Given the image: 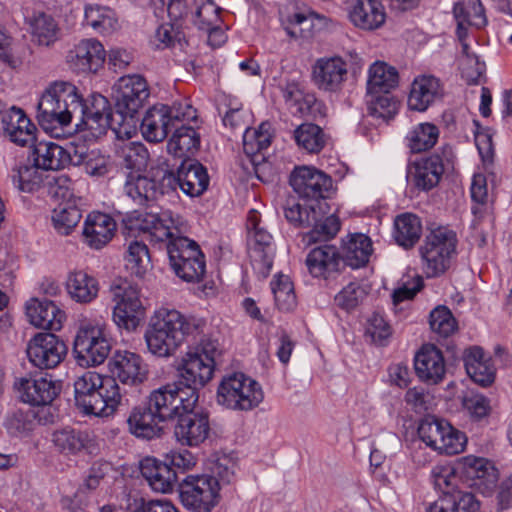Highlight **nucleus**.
Segmentation results:
<instances>
[{
    "label": "nucleus",
    "instance_id": "nucleus-1",
    "mask_svg": "<svg viewBox=\"0 0 512 512\" xmlns=\"http://www.w3.org/2000/svg\"><path fill=\"white\" fill-rule=\"evenodd\" d=\"M37 108V119L44 130L66 127L73 118H77V129L87 130L95 138L106 133L113 113L106 97L93 94L88 104L78 88L66 81L51 83L43 92Z\"/></svg>",
    "mask_w": 512,
    "mask_h": 512
},
{
    "label": "nucleus",
    "instance_id": "nucleus-2",
    "mask_svg": "<svg viewBox=\"0 0 512 512\" xmlns=\"http://www.w3.org/2000/svg\"><path fill=\"white\" fill-rule=\"evenodd\" d=\"M205 329L203 319L186 317L174 308L160 307L150 317L144 338L151 354L169 358L186 338L197 341L205 336Z\"/></svg>",
    "mask_w": 512,
    "mask_h": 512
},
{
    "label": "nucleus",
    "instance_id": "nucleus-3",
    "mask_svg": "<svg viewBox=\"0 0 512 512\" xmlns=\"http://www.w3.org/2000/svg\"><path fill=\"white\" fill-rule=\"evenodd\" d=\"M178 224V217H174L170 210H163L139 214L135 225L138 230L148 233L151 241L165 243L171 267H179L192 256H202L197 242L179 235Z\"/></svg>",
    "mask_w": 512,
    "mask_h": 512
},
{
    "label": "nucleus",
    "instance_id": "nucleus-4",
    "mask_svg": "<svg viewBox=\"0 0 512 512\" xmlns=\"http://www.w3.org/2000/svg\"><path fill=\"white\" fill-rule=\"evenodd\" d=\"M74 398L84 414L107 417L121 404L123 394L114 378L86 371L74 381Z\"/></svg>",
    "mask_w": 512,
    "mask_h": 512
},
{
    "label": "nucleus",
    "instance_id": "nucleus-5",
    "mask_svg": "<svg viewBox=\"0 0 512 512\" xmlns=\"http://www.w3.org/2000/svg\"><path fill=\"white\" fill-rule=\"evenodd\" d=\"M197 345L189 348L177 364L178 383L185 390H192L199 396L198 390L204 387L213 377L215 355L218 344L216 341L201 336L195 341Z\"/></svg>",
    "mask_w": 512,
    "mask_h": 512
},
{
    "label": "nucleus",
    "instance_id": "nucleus-6",
    "mask_svg": "<svg viewBox=\"0 0 512 512\" xmlns=\"http://www.w3.org/2000/svg\"><path fill=\"white\" fill-rule=\"evenodd\" d=\"M111 339L102 319L83 320L77 330L73 353L80 366L102 364L111 351Z\"/></svg>",
    "mask_w": 512,
    "mask_h": 512
},
{
    "label": "nucleus",
    "instance_id": "nucleus-7",
    "mask_svg": "<svg viewBox=\"0 0 512 512\" xmlns=\"http://www.w3.org/2000/svg\"><path fill=\"white\" fill-rule=\"evenodd\" d=\"M264 399L261 385L242 372L224 376L217 388L219 405L234 411H250Z\"/></svg>",
    "mask_w": 512,
    "mask_h": 512
},
{
    "label": "nucleus",
    "instance_id": "nucleus-8",
    "mask_svg": "<svg viewBox=\"0 0 512 512\" xmlns=\"http://www.w3.org/2000/svg\"><path fill=\"white\" fill-rule=\"evenodd\" d=\"M456 233L444 226L432 229L419 248L423 272L428 278L443 274L456 252Z\"/></svg>",
    "mask_w": 512,
    "mask_h": 512
},
{
    "label": "nucleus",
    "instance_id": "nucleus-9",
    "mask_svg": "<svg viewBox=\"0 0 512 512\" xmlns=\"http://www.w3.org/2000/svg\"><path fill=\"white\" fill-rule=\"evenodd\" d=\"M220 490L212 475H187L179 485V497L189 511L211 512L220 502Z\"/></svg>",
    "mask_w": 512,
    "mask_h": 512
},
{
    "label": "nucleus",
    "instance_id": "nucleus-10",
    "mask_svg": "<svg viewBox=\"0 0 512 512\" xmlns=\"http://www.w3.org/2000/svg\"><path fill=\"white\" fill-rule=\"evenodd\" d=\"M197 402L198 395L192 390H185L178 382H173L153 390L147 404L166 422L182 412L194 409Z\"/></svg>",
    "mask_w": 512,
    "mask_h": 512
},
{
    "label": "nucleus",
    "instance_id": "nucleus-11",
    "mask_svg": "<svg viewBox=\"0 0 512 512\" xmlns=\"http://www.w3.org/2000/svg\"><path fill=\"white\" fill-rule=\"evenodd\" d=\"M174 180L171 177L165 178L164 166L151 168L147 175L138 172H130L124 183V193L139 206L148 205L157 200L160 196L168 194Z\"/></svg>",
    "mask_w": 512,
    "mask_h": 512
},
{
    "label": "nucleus",
    "instance_id": "nucleus-12",
    "mask_svg": "<svg viewBox=\"0 0 512 512\" xmlns=\"http://www.w3.org/2000/svg\"><path fill=\"white\" fill-rule=\"evenodd\" d=\"M248 247L253 268L267 276L273 265V237L262 225L260 214L249 211L247 217Z\"/></svg>",
    "mask_w": 512,
    "mask_h": 512
},
{
    "label": "nucleus",
    "instance_id": "nucleus-13",
    "mask_svg": "<svg viewBox=\"0 0 512 512\" xmlns=\"http://www.w3.org/2000/svg\"><path fill=\"white\" fill-rule=\"evenodd\" d=\"M115 302L112 319L120 329L134 331L145 315V307L141 301L140 290L129 283L113 288Z\"/></svg>",
    "mask_w": 512,
    "mask_h": 512
},
{
    "label": "nucleus",
    "instance_id": "nucleus-14",
    "mask_svg": "<svg viewBox=\"0 0 512 512\" xmlns=\"http://www.w3.org/2000/svg\"><path fill=\"white\" fill-rule=\"evenodd\" d=\"M26 353L34 367L53 369L65 359L67 346L55 334L40 332L29 340Z\"/></svg>",
    "mask_w": 512,
    "mask_h": 512
},
{
    "label": "nucleus",
    "instance_id": "nucleus-15",
    "mask_svg": "<svg viewBox=\"0 0 512 512\" xmlns=\"http://www.w3.org/2000/svg\"><path fill=\"white\" fill-rule=\"evenodd\" d=\"M165 178L171 177L174 181L171 187L167 189L168 194L175 192L177 188L190 196L197 197L202 195L209 186V176L207 169L197 160L187 159L182 161L175 174L169 170L167 166L164 167Z\"/></svg>",
    "mask_w": 512,
    "mask_h": 512
},
{
    "label": "nucleus",
    "instance_id": "nucleus-16",
    "mask_svg": "<svg viewBox=\"0 0 512 512\" xmlns=\"http://www.w3.org/2000/svg\"><path fill=\"white\" fill-rule=\"evenodd\" d=\"M289 182L299 197L312 200L329 197L333 188L331 176L312 166L295 167Z\"/></svg>",
    "mask_w": 512,
    "mask_h": 512
},
{
    "label": "nucleus",
    "instance_id": "nucleus-17",
    "mask_svg": "<svg viewBox=\"0 0 512 512\" xmlns=\"http://www.w3.org/2000/svg\"><path fill=\"white\" fill-rule=\"evenodd\" d=\"M308 272L314 278H320L327 283L335 280L343 267L340 251L334 245L324 244L313 248L305 260Z\"/></svg>",
    "mask_w": 512,
    "mask_h": 512
},
{
    "label": "nucleus",
    "instance_id": "nucleus-18",
    "mask_svg": "<svg viewBox=\"0 0 512 512\" xmlns=\"http://www.w3.org/2000/svg\"><path fill=\"white\" fill-rule=\"evenodd\" d=\"M182 412L174 426V436L184 446L196 447L202 444L211 431L209 416L205 412Z\"/></svg>",
    "mask_w": 512,
    "mask_h": 512
},
{
    "label": "nucleus",
    "instance_id": "nucleus-19",
    "mask_svg": "<svg viewBox=\"0 0 512 512\" xmlns=\"http://www.w3.org/2000/svg\"><path fill=\"white\" fill-rule=\"evenodd\" d=\"M149 94L148 84L143 76H122L115 84V107L126 113H137Z\"/></svg>",
    "mask_w": 512,
    "mask_h": 512
},
{
    "label": "nucleus",
    "instance_id": "nucleus-20",
    "mask_svg": "<svg viewBox=\"0 0 512 512\" xmlns=\"http://www.w3.org/2000/svg\"><path fill=\"white\" fill-rule=\"evenodd\" d=\"M348 65L340 56L318 58L312 66V81L318 89L336 92L347 79Z\"/></svg>",
    "mask_w": 512,
    "mask_h": 512
},
{
    "label": "nucleus",
    "instance_id": "nucleus-21",
    "mask_svg": "<svg viewBox=\"0 0 512 512\" xmlns=\"http://www.w3.org/2000/svg\"><path fill=\"white\" fill-rule=\"evenodd\" d=\"M282 96L288 109L294 115L310 116L315 120L326 116V106L313 93L305 91L298 82H287L282 88Z\"/></svg>",
    "mask_w": 512,
    "mask_h": 512
},
{
    "label": "nucleus",
    "instance_id": "nucleus-22",
    "mask_svg": "<svg viewBox=\"0 0 512 512\" xmlns=\"http://www.w3.org/2000/svg\"><path fill=\"white\" fill-rule=\"evenodd\" d=\"M15 388L20 393L23 402L31 407L46 409L49 412L48 405L59 394V386L51 379L45 377L39 378H20L14 383Z\"/></svg>",
    "mask_w": 512,
    "mask_h": 512
},
{
    "label": "nucleus",
    "instance_id": "nucleus-23",
    "mask_svg": "<svg viewBox=\"0 0 512 512\" xmlns=\"http://www.w3.org/2000/svg\"><path fill=\"white\" fill-rule=\"evenodd\" d=\"M106 51L97 39H83L67 54L70 66L78 72H97L104 64Z\"/></svg>",
    "mask_w": 512,
    "mask_h": 512
},
{
    "label": "nucleus",
    "instance_id": "nucleus-24",
    "mask_svg": "<svg viewBox=\"0 0 512 512\" xmlns=\"http://www.w3.org/2000/svg\"><path fill=\"white\" fill-rule=\"evenodd\" d=\"M32 151L29 159L33 164L42 170H59L71 164L72 144L67 148L51 141H40L32 143Z\"/></svg>",
    "mask_w": 512,
    "mask_h": 512
},
{
    "label": "nucleus",
    "instance_id": "nucleus-25",
    "mask_svg": "<svg viewBox=\"0 0 512 512\" xmlns=\"http://www.w3.org/2000/svg\"><path fill=\"white\" fill-rule=\"evenodd\" d=\"M26 315L33 326L50 331H59L66 318L64 311L45 298L30 299L26 303Z\"/></svg>",
    "mask_w": 512,
    "mask_h": 512
},
{
    "label": "nucleus",
    "instance_id": "nucleus-26",
    "mask_svg": "<svg viewBox=\"0 0 512 512\" xmlns=\"http://www.w3.org/2000/svg\"><path fill=\"white\" fill-rule=\"evenodd\" d=\"M110 372L123 384L142 383L147 376V368L140 355L124 351L117 352L109 362Z\"/></svg>",
    "mask_w": 512,
    "mask_h": 512
},
{
    "label": "nucleus",
    "instance_id": "nucleus-27",
    "mask_svg": "<svg viewBox=\"0 0 512 512\" xmlns=\"http://www.w3.org/2000/svg\"><path fill=\"white\" fill-rule=\"evenodd\" d=\"M2 125L9 140L19 146H26L35 141L36 126L24 111L11 106L2 116Z\"/></svg>",
    "mask_w": 512,
    "mask_h": 512
},
{
    "label": "nucleus",
    "instance_id": "nucleus-28",
    "mask_svg": "<svg viewBox=\"0 0 512 512\" xmlns=\"http://www.w3.org/2000/svg\"><path fill=\"white\" fill-rule=\"evenodd\" d=\"M443 96L440 80L432 75H420L411 84L408 96V107L411 110L424 112Z\"/></svg>",
    "mask_w": 512,
    "mask_h": 512
},
{
    "label": "nucleus",
    "instance_id": "nucleus-29",
    "mask_svg": "<svg viewBox=\"0 0 512 512\" xmlns=\"http://www.w3.org/2000/svg\"><path fill=\"white\" fill-rule=\"evenodd\" d=\"M415 371L418 377L428 383L441 382L446 373L442 352L434 345H424L415 356Z\"/></svg>",
    "mask_w": 512,
    "mask_h": 512
},
{
    "label": "nucleus",
    "instance_id": "nucleus-30",
    "mask_svg": "<svg viewBox=\"0 0 512 512\" xmlns=\"http://www.w3.org/2000/svg\"><path fill=\"white\" fill-rule=\"evenodd\" d=\"M348 14L354 26L368 31L380 28L386 19L379 0H351Z\"/></svg>",
    "mask_w": 512,
    "mask_h": 512
},
{
    "label": "nucleus",
    "instance_id": "nucleus-31",
    "mask_svg": "<svg viewBox=\"0 0 512 512\" xmlns=\"http://www.w3.org/2000/svg\"><path fill=\"white\" fill-rule=\"evenodd\" d=\"M52 443L57 451L66 456H75L82 452L92 454L96 449L95 441L88 432L71 427L54 431Z\"/></svg>",
    "mask_w": 512,
    "mask_h": 512
},
{
    "label": "nucleus",
    "instance_id": "nucleus-32",
    "mask_svg": "<svg viewBox=\"0 0 512 512\" xmlns=\"http://www.w3.org/2000/svg\"><path fill=\"white\" fill-rule=\"evenodd\" d=\"M165 421L146 403L134 407L127 419L128 430L138 438L153 439L162 433Z\"/></svg>",
    "mask_w": 512,
    "mask_h": 512
},
{
    "label": "nucleus",
    "instance_id": "nucleus-33",
    "mask_svg": "<svg viewBox=\"0 0 512 512\" xmlns=\"http://www.w3.org/2000/svg\"><path fill=\"white\" fill-rule=\"evenodd\" d=\"M115 230L116 223L111 216L92 212L85 219L83 237L88 246L101 249L112 239Z\"/></svg>",
    "mask_w": 512,
    "mask_h": 512
},
{
    "label": "nucleus",
    "instance_id": "nucleus-34",
    "mask_svg": "<svg viewBox=\"0 0 512 512\" xmlns=\"http://www.w3.org/2000/svg\"><path fill=\"white\" fill-rule=\"evenodd\" d=\"M140 471L149 486L156 492H171L177 481L176 472L167 463L156 458H144L140 463Z\"/></svg>",
    "mask_w": 512,
    "mask_h": 512
},
{
    "label": "nucleus",
    "instance_id": "nucleus-35",
    "mask_svg": "<svg viewBox=\"0 0 512 512\" xmlns=\"http://www.w3.org/2000/svg\"><path fill=\"white\" fill-rule=\"evenodd\" d=\"M443 172L444 166L441 157L433 154L415 162L408 174L417 189L428 191L439 183Z\"/></svg>",
    "mask_w": 512,
    "mask_h": 512
},
{
    "label": "nucleus",
    "instance_id": "nucleus-36",
    "mask_svg": "<svg viewBox=\"0 0 512 512\" xmlns=\"http://www.w3.org/2000/svg\"><path fill=\"white\" fill-rule=\"evenodd\" d=\"M71 165L83 166L85 173L92 177H103L111 168L108 156L98 149L90 150L84 143L72 144Z\"/></svg>",
    "mask_w": 512,
    "mask_h": 512
},
{
    "label": "nucleus",
    "instance_id": "nucleus-37",
    "mask_svg": "<svg viewBox=\"0 0 512 512\" xmlns=\"http://www.w3.org/2000/svg\"><path fill=\"white\" fill-rule=\"evenodd\" d=\"M373 247L371 239L363 233H354L343 240L341 258L343 267L350 266L353 269L364 267L372 255Z\"/></svg>",
    "mask_w": 512,
    "mask_h": 512
},
{
    "label": "nucleus",
    "instance_id": "nucleus-38",
    "mask_svg": "<svg viewBox=\"0 0 512 512\" xmlns=\"http://www.w3.org/2000/svg\"><path fill=\"white\" fill-rule=\"evenodd\" d=\"M173 128L168 118L166 105L158 104L149 108L140 125L144 139L148 142L157 143L163 141L170 129Z\"/></svg>",
    "mask_w": 512,
    "mask_h": 512
},
{
    "label": "nucleus",
    "instance_id": "nucleus-39",
    "mask_svg": "<svg viewBox=\"0 0 512 512\" xmlns=\"http://www.w3.org/2000/svg\"><path fill=\"white\" fill-rule=\"evenodd\" d=\"M464 365L467 374L475 383L486 387L494 382L495 368L482 348L474 346L467 349L464 353Z\"/></svg>",
    "mask_w": 512,
    "mask_h": 512
},
{
    "label": "nucleus",
    "instance_id": "nucleus-40",
    "mask_svg": "<svg viewBox=\"0 0 512 512\" xmlns=\"http://www.w3.org/2000/svg\"><path fill=\"white\" fill-rule=\"evenodd\" d=\"M461 475L472 481L473 486H490L497 481V471L493 464L485 458L473 455L465 456L459 463Z\"/></svg>",
    "mask_w": 512,
    "mask_h": 512
},
{
    "label": "nucleus",
    "instance_id": "nucleus-41",
    "mask_svg": "<svg viewBox=\"0 0 512 512\" xmlns=\"http://www.w3.org/2000/svg\"><path fill=\"white\" fill-rule=\"evenodd\" d=\"M399 82L395 67L383 61L374 62L368 70L367 95L390 93Z\"/></svg>",
    "mask_w": 512,
    "mask_h": 512
},
{
    "label": "nucleus",
    "instance_id": "nucleus-42",
    "mask_svg": "<svg viewBox=\"0 0 512 512\" xmlns=\"http://www.w3.org/2000/svg\"><path fill=\"white\" fill-rule=\"evenodd\" d=\"M66 290L73 301L87 304L98 296L99 284L96 278L79 270L69 273L66 280Z\"/></svg>",
    "mask_w": 512,
    "mask_h": 512
},
{
    "label": "nucleus",
    "instance_id": "nucleus-43",
    "mask_svg": "<svg viewBox=\"0 0 512 512\" xmlns=\"http://www.w3.org/2000/svg\"><path fill=\"white\" fill-rule=\"evenodd\" d=\"M454 16L457 20L458 37H462V30L467 26L477 29L487 24V18L480 0H461L454 6Z\"/></svg>",
    "mask_w": 512,
    "mask_h": 512
},
{
    "label": "nucleus",
    "instance_id": "nucleus-44",
    "mask_svg": "<svg viewBox=\"0 0 512 512\" xmlns=\"http://www.w3.org/2000/svg\"><path fill=\"white\" fill-rule=\"evenodd\" d=\"M479 502L471 493H449L433 502L426 512H479Z\"/></svg>",
    "mask_w": 512,
    "mask_h": 512
},
{
    "label": "nucleus",
    "instance_id": "nucleus-45",
    "mask_svg": "<svg viewBox=\"0 0 512 512\" xmlns=\"http://www.w3.org/2000/svg\"><path fill=\"white\" fill-rule=\"evenodd\" d=\"M200 147V136L192 126L182 124L167 143V150L178 158L193 155Z\"/></svg>",
    "mask_w": 512,
    "mask_h": 512
},
{
    "label": "nucleus",
    "instance_id": "nucleus-46",
    "mask_svg": "<svg viewBox=\"0 0 512 512\" xmlns=\"http://www.w3.org/2000/svg\"><path fill=\"white\" fill-rule=\"evenodd\" d=\"M422 234L420 218L412 213H403L394 220L393 236L396 243L406 249L413 247Z\"/></svg>",
    "mask_w": 512,
    "mask_h": 512
},
{
    "label": "nucleus",
    "instance_id": "nucleus-47",
    "mask_svg": "<svg viewBox=\"0 0 512 512\" xmlns=\"http://www.w3.org/2000/svg\"><path fill=\"white\" fill-rule=\"evenodd\" d=\"M52 415L46 409L30 407L18 410L7 419V428L13 434H25L32 431L38 424H46Z\"/></svg>",
    "mask_w": 512,
    "mask_h": 512
},
{
    "label": "nucleus",
    "instance_id": "nucleus-48",
    "mask_svg": "<svg viewBox=\"0 0 512 512\" xmlns=\"http://www.w3.org/2000/svg\"><path fill=\"white\" fill-rule=\"evenodd\" d=\"M439 138L436 125L424 122L413 126L405 136V145L411 153H421L435 146Z\"/></svg>",
    "mask_w": 512,
    "mask_h": 512
},
{
    "label": "nucleus",
    "instance_id": "nucleus-49",
    "mask_svg": "<svg viewBox=\"0 0 512 512\" xmlns=\"http://www.w3.org/2000/svg\"><path fill=\"white\" fill-rule=\"evenodd\" d=\"M84 20L87 26L100 34H111L119 28L116 13L106 6L90 4L85 6Z\"/></svg>",
    "mask_w": 512,
    "mask_h": 512
},
{
    "label": "nucleus",
    "instance_id": "nucleus-50",
    "mask_svg": "<svg viewBox=\"0 0 512 512\" xmlns=\"http://www.w3.org/2000/svg\"><path fill=\"white\" fill-rule=\"evenodd\" d=\"M115 153L128 169L139 171L148 164L149 152L141 142L119 141L115 144Z\"/></svg>",
    "mask_w": 512,
    "mask_h": 512
},
{
    "label": "nucleus",
    "instance_id": "nucleus-51",
    "mask_svg": "<svg viewBox=\"0 0 512 512\" xmlns=\"http://www.w3.org/2000/svg\"><path fill=\"white\" fill-rule=\"evenodd\" d=\"M125 267L132 275L142 278L152 268L148 247L140 241H131L125 255Z\"/></svg>",
    "mask_w": 512,
    "mask_h": 512
},
{
    "label": "nucleus",
    "instance_id": "nucleus-52",
    "mask_svg": "<svg viewBox=\"0 0 512 512\" xmlns=\"http://www.w3.org/2000/svg\"><path fill=\"white\" fill-rule=\"evenodd\" d=\"M82 218L81 210L71 202L60 203L52 211V224L58 234L69 235Z\"/></svg>",
    "mask_w": 512,
    "mask_h": 512
},
{
    "label": "nucleus",
    "instance_id": "nucleus-53",
    "mask_svg": "<svg viewBox=\"0 0 512 512\" xmlns=\"http://www.w3.org/2000/svg\"><path fill=\"white\" fill-rule=\"evenodd\" d=\"M297 145L308 153H319L326 144V135L322 128L313 123H304L294 131Z\"/></svg>",
    "mask_w": 512,
    "mask_h": 512
},
{
    "label": "nucleus",
    "instance_id": "nucleus-54",
    "mask_svg": "<svg viewBox=\"0 0 512 512\" xmlns=\"http://www.w3.org/2000/svg\"><path fill=\"white\" fill-rule=\"evenodd\" d=\"M270 286L275 304L280 310L291 311L296 307L297 301L294 286L289 276L281 273L276 274Z\"/></svg>",
    "mask_w": 512,
    "mask_h": 512
},
{
    "label": "nucleus",
    "instance_id": "nucleus-55",
    "mask_svg": "<svg viewBox=\"0 0 512 512\" xmlns=\"http://www.w3.org/2000/svg\"><path fill=\"white\" fill-rule=\"evenodd\" d=\"M192 22L199 30L211 29L212 25L222 23L221 8L213 0H194Z\"/></svg>",
    "mask_w": 512,
    "mask_h": 512
},
{
    "label": "nucleus",
    "instance_id": "nucleus-56",
    "mask_svg": "<svg viewBox=\"0 0 512 512\" xmlns=\"http://www.w3.org/2000/svg\"><path fill=\"white\" fill-rule=\"evenodd\" d=\"M314 13L295 11L282 17L286 33L292 38H308L311 36Z\"/></svg>",
    "mask_w": 512,
    "mask_h": 512
},
{
    "label": "nucleus",
    "instance_id": "nucleus-57",
    "mask_svg": "<svg viewBox=\"0 0 512 512\" xmlns=\"http://www.w3.org/2000/svg\"><path fill=\"white\" fill-rule=\"evenodd\" d=\"M30 27L34 37L40 45L48 46L57 38L58 27L52 16L39 12L30 20Z\"/></svg>",
    "mask_w": 512,
    "mask_h": 512
},
{
    "label": "nucleus",
    "instance_id": "nucleus-58",
    "mask_svg": "<svg viewBox=\"0 0 512 512\" xmlns=\"http://www.w3.org/2000/svg\"><path fill=\"white\" fill-rule=\"evenodd\" d=\"M136 113H126V111L117 109L113 111L109 126L119 141H127L137 133Z\"/></svg>",
    "mask_w": 512,
    "mask_h": 512
},
{
    "label": "nucleus",
    "instance_id": "nucleus-59",
    "mask_svg": "<svg viewBox=\"0 0 512 512\" xmlns=\"http://www.w3.org/2000/svg\"><path fill=\"white\" fill-rule=\"evenodd\" d=\"M369 114L373 117L389 121L398 111V102L390 93L367 95Z\"/></svg>",
    "mask_w": 512,
    "mask_h": 512
},
{
    "label": "nucleus",
    "instance_id": "nucleus-60",
    "mask_svg": "<svg viewBox=\"0 0 512 512\" xmlns=\"http://www.w3.org/2000/svg\"><path fill=\"white\" fill-rule=\"evenodd\" d=\"M366 296L365 286L357 282H350L335 295L334 302L339 308L351 311L361 304Z\"/></svg>",
    "mask_w": 512,
    "mask_h": 512
},
{
    "label": "nucleus",
    "instance_id": "nucleus-61",
    "mask_svg": "<svg viewBox=\"0 0 512 512\" xmlns=\"http://www.w3.org/2000/svg\"><path fill=\"white\" fill-rule=\"evenodd\" d=\"M37 167L28 165H19L12 169L11 180L16 188L22 192H33L40 183L41 177L38 174Z\"/></svg>",
    "mask_w": 512,
    "mask_h": 512
},
{
    "label": "nucleus",
    "instance_id": "nucleus-62",
    "mask_svg": "<svg viewBox=\"0 0 512 512\" xmlns=\"http://www.w3.org/2000/svg\"><path fill=\"white\" fill-rule=\"evenodd\" d=\"M284 215L288 222L296 227H311L316 221V210L313 206L301 205L295 200L287 201Z\"/></svg>",
    "mask_w": 512,
    "mask_h": 512
},
{
    "label": "nucleus",
    "instance_id": "nucleus-63",
    "mask_svg": "<svg viewBox=\"0 0 512 512\" xmlns=\"http://www.w3.org/2000/svg\"><path fill=\"white\" fill-rule=\"evenodd\" d=\"M429 323L432 331L442 337L452 335L457 329V322L453 314L445 306H438L431 311Z\"/></svg>",
    "mask_w": 512,
    "mask_h": 512
},
{
    "label": "nucleus",
    "instance_id": "nucleus-64",
    "mask_svg": "<svg viewBox=\"0 0 512 512\" xmlns=\"http://www.w3.org/2000/svg\"><path fill=\"white\" fill-rule=\"evenodd\" d=\"M467 438L464 433L453 428L448 422L444 425L437 451L447 455H454L462 452L466 445Z\"/></svg>",
    "mask_w": 512,
    "mask_h": 512
}]
</instances>
